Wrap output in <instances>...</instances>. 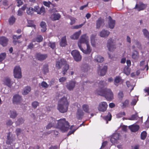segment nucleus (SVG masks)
<instances>
[{
	"instance_id": "obj_3",
	"label": "nucleus",
	"mask_w": 149,
	"mask_h": 149,
	"mask_svg": "<svg viewBox=\"0 0 149 149\" xmlns=\"http://www.w3.org/2000/svg\"><path fill=\"white\" fill-rule=\"evenodd\" d=\"M99 95L104 96L107 100L110 101L113 99V94L111 90L107 88L104 89H100L97 92Z\"/></svg>"
},
{
	"instance_id": "obj_51",
	"label": "nucleus",
	"mask_w": 149,
	"mask_h": 149,
	"mask_svg": "<svg viewBox=\"0 0 149 149\" xmlns=\"http://www.w3.org/2000/svg\"><path fill=\"white\" fill-rule=\"evenodd\" d=\"M32 107L34 109L36 108L39 105V103L36 101H34L32 103Z\"/></svg>"
},
{
	"instance_id": "obj_12",
	"label": "nucleus",
	"mask_w": 149,
	"mask_h": 149,
	"mask_svg": "<svg viewBox=\"0 0 149 149\" xmlns=\"http://www.w3.org/2000/svg\"><path fill=\"white\" fill-rule=\"evenodd\" d=\"M22 97L18 94L14 95L13 98V102L15 104H20L22 102Z\"/></svg>"
},
{
	"instance_id": "obj_42",
	"label": "nucleus",
	"mask_w": 149,
	"mask_h": 149,
	"mask_svg": "<svg viewBox=\"0 0 149 149\" xmlns=\"http://www.w3.org/2000/svg\"><path fill=\"white\" fill-rule=\"evenodd\" d=\"M143 32L145 36L148 39H149V32L146 29H144L143 30Z\"/></svg>"
},
{
	"instance_id": "obj_59",
	"label": "nucleus",
	"mask_w": 149,
	"mask_h": 149,
	"mask_svg": "<svg viewBox=\"0 0 149 149\" xmlns=\"http://www.w3.org/2000/svg\"><path fill=\"white\" fill-rule=\"evenodd\" d=\"M118 97L120 99H121L123 97V94L122 91H120L118 93Z\"/></svg>"
},
{
	"instance_id": "obj_58",
	"label": "nucleus",
	"mask_w": 149,
	"mask_h": 149,
	"mask_svg": "<svg viewBox=\"0 0 149 149\" xmlns=\"http://www.w3.org/2000/svg\"><path fill=\"white\" fill-rule=\"evenodd\" d=\"M51 3L50 1H49L48 2L44 1L43 2V4L45 5V6L48 7H49L50 6V4H51Z\"/></svg>"
},
{
	"instance_id": "obj_34",
	"label": "nucleus",
	"mask_w": 149,
	"mask_h": 149,
	"mask_svg": "<svg viewBox=\"0 0 149 149\" xmlns=\"http://www.w3.org/2000/svg\"><path fill=\"white\" fill-rule=\"evenodd\" d=\"M126 84L127 87L131 91L134 88L135 85V84L131 85L130 82L129 81H127Z\"/></svg>"
},
{
	"instance_id": "obj_32",
	"label": "nucleus",
	"mask_w": 149,
	"mask_h": 149,
	"mask_svg": "<svg viewBox=\"0 0 149 149\" xmlns=\"http://www.w3.org/2000/svg\"><path fill=\"white\" fill-rule=\"evenodd\" d=\"M95 60L98 62H102L104 60V58L100 55L96 56L95 57Z\"/></svg>"
},
{
	"instance_id": "obj_64",
	"label": "nucleus",
	"mask_w": 149,
	"mask_h": 149,
	"mask_svg": "<svg viewBox=\"0 0 149 149\" xmlns=\"http://www.w3.org/2000/svg\"><path fill=\"white\" fill-rule=\"evenodd\" d=\"M66 80L65 77H62L59 79V81L60 82H63L65 81Z\"/></svg>"
},
{
	"instance_id": "obj_49",
	"label": "nucleus",
	"mask_w": 149,
	"mask_h": 149,
	"mask_svg": "<svg viewBox=\"0 0 149 149\" xmlns=\"http://www.w3.org/2000/svg\"><path fill=\"white\" fill-rule=\"evenodd\" d=\"M41 86L44 88H47L49 86V85L44 81H43L41 84Z\"/></svg>"
},
{
	"instance_id": "obj_40",
	"label": "nucleus",
	"mask_w": 149,
	"mask_h": 149,
	"mask_svg": "<svg viewBox=\"0 0 149 149\" xmlns=\"http://www.w3.org/2000/svg\"><path fill=\"white\" fill-rule=\"evenodd\" d=\"M15 18L13 16H12L9 19V24L13 25L15 22Z\"/></svg>"
},
{
	"instance_id": "obj_61",
	"label": "nucleus",
	"mask_w": 149,
	"mask_h": 149,
	"mask_svg": "<svg viewBox=\"0 0 149 149\" xmlns=\"http://www.w3.org/2000/svg\"><path fill=\"white\" fill-rule=\"evenodd\" d=\"M84 24H82L79 25H76L73 27V29H78L81 28L84 25Z\"/></svg>"
},
{
	"instance_id": "obj_41",
	"label": "nucleus",
	"mask_w": 149,
	"mask_h": 149,
	"mask_svg": "<svg viewBox=\"0 0 149 149\" xmlns=\"http://www.w3.org/2000/svg\"><path fill=\"white\" fill-rule=\"evenodd\" d=\"M23 130L19 128H17L15 130V133L17 136L20 135L21 134H22Z\"/></svg>"
},
{
	"instance_id": "obj_11",
	"label": "nucleus",
	"mask_w": 149,
	"mask_h": 149,
	"mask_svg": "<svg viewBox=\"0 0 149 149\" xmlns=\"http://www.w3.org/2000/svg\"><path fill=\"white\" fill-rule=\"evenodd\" d=\"M107 107L108 105L107 103L103 102L100 103L97 107V109L99 111L104 112L106 110Z\"/></svg>"
},
{
	"instance_id": "obj_28",
	"label": "nucleus",
	"mask_w": 149,
	"mask_h": 149,
	"mask_svg": "<svg viewBox=\"0 0 149 149\" xmlns=\"http://www.w3.org/2000/svg\"><path fill=\"white\" fill-rule=\"evenodd\" d=\"M8 114L10 117L12 118H16L18 114L17 112L14 110L10 111Z\"/></svg>"
},
{
	"instance_id": "obj_50",
	"label": "nucleus",
	"mask_w": 149,
	"mask_h": 149,
	"mask_svg": "<svg viewBox=\"0 0 149 149\" xmlns=\"http://www.w3.org/2000/svg\"><path fill=\"white\" fill-rule=\"evenodd\" d=\"M28 24L27 25V26L33 27L34 29H36V25L33 24V22L31 21H28Z\"/></svg>"
},
{
	"instance_id": "obj_57",
	"label": "nucleus",
	"mask_w": 149,
	"mask_h": 149,
	"mask_svg": "<svg viewBox=\"0 0 149 149\" xmlns=\"http://www.w3.org/2000/svg\"><path fill=\"white\" fill-rule=\"evenodd\" d=\"M24 120L22 118H19L17 120V122H18L19 125L23 123L24 122Z\"/></svg>"
},
{
	"instance_id": "obj_22",
	"label": "nucleus",
	"mask_w": 149,
	"mask_h": 149,
	"mask_svg": "<svg viewBox=\"0 0 149 149\" xmlns=\"http://www.w3.org/2000/svg\"><path fill=\"white\" fill-rule=\"evenodd\" d=\"M36 57L38 60L42 61L46 59L47 57V56L46 54H42L40 53H38L36 54Z\"/></svg>"
},
{
	"instance_id": "obj_46",
	"label": "nucleus",
	"mask_w": 149,
	"mask_h": 149,
	"mask_svg": "<svg viewBox=\"0 0 149 149\" xmlns=\"http://www.w3.org/2000/svg\"><path fill=\"white\" fill-rule=\"evenodd\" d=\"M6 54L5 53H2L0 54V62L2 61L6 58Z\"/></svg>"
},
{
	"instance_id": "obj_15",
	"label": "nucleus",
	"mask_w": 149,
	"mask_h": 149,
	"mask_svg": "<svg viewBox=\"0 0 149 149\" xmlns=\"http://www.w3.org/2000/svg\"><path fill=\"white\" fill-rule=\"evenodd\" d=\"M108 19V25L109 28L110 29H113L115 24V21L110 16H109Z\"/></svg>"
},
{
	"instance_id": "obj_23",
	"label": "nucleus",
	"mask_w": 149,
	"mask_h": 149,
	"mask_svg": "<svg viewBox=\"0 0 149 149\" xmlns=\"http://www.w3.org/2000/svg\"><path fill=\"white\" fill-rule=\"evenodd\" d=\"M61 17V15L59 13H54L51 15L50 18L53 21H55L58 20Z\"/></svg>"
},
{
	"instance_id": "obj_38",
	"label": "nucleus",
	"mask_w": 149,
	"mask_h": 149,
	"mask_svg": "<svg viewBox=\"0 0 149 149\" xmlns=\"http://www.w3.org/2000/svg\"><path fill=\"white\" fill-rule=\"evenodd\" d=\"M34 12H35V10H34V8H33L30 7L27 8L26 13L30 15H32L33 13Z\"/></svg>"
},
{
	"instance_id": "obj_48",
	"label": "nucleus",
	"mask_w": 149,
	"mask_h": 149,
	"mask_svg": "<svg viewBox=\"0 0 149 149\" xmlns=\"http://www.w3.org/2000/svg\"><path fill=\"white\" fill-rule=\"evenodd\" d=\"M104 119L106 120L110 121L111 119V115L110 113H108V115L104 118Z\"/></svg>"
},
{
	"instance_id": "obj_1",
	"label": "nucleus",
	"mask_w": 149,
	"mask_h": 149,
	"mask_svg": "<svg viewBox=\"0 0 149 149\" xmlns=\"http://www.w3.org/2000/svg\"><path fill=\"white\" fill-rule=\"evenodd\" d=\"M70 127L68 122L65 118L61 119L58 120L52 119V121L49 123L46 127L47 129H49L52 127H56L59 129L63 132L68 131Z\"/></svg>"
},
{
	"instance_id": "obj_43",
	"label": "nucleus",
	"mask_w": 149,
	"mask_h": 149,
	"mask_svg": "<svg viewBox=\"0 0 149 149\" xmlns=\"http://www.w3.org/2000/svg\"><path fill=\"white\" fill-rule=\"evenodd\" d=\"M107 83L104 81H101L99 83L98 85L100 88H102L107 85Z\"/></svg>"
},
{
	"instance_id": "obj_62",
	"label": "nucleus",
	"mask_w": 149,
	"mask_h": 149,
	"mask_svg": "<svg viewBox=\"0 0 149 149\" xmlns=\"http://www.w3.org/2000/svg\"><path fill=\"white\" fill-rule=\"evenodd\" d=\"M129 103V101L128 100H126L123 103V107H125L127 106Z\"/></svg>"
},
{
	"instance_id": "obj_30",
	"label": "nucleus",
	"mask_w": 149,
	"mask_h": 149,
	"mask_svg": "<svg viewBox=\"0 0 149 149\" xmlns=\"http://www.w3.org/2000/svg\"><path fill=\"white\" fill-rule=\"evenodd\" d=\"M60 45L62 47H65L67 45L66 39L65 36H64L62 38L60 43Z\"/></svg>"
},
{
	"instance_id": "obj_18",
	"label": "nucleus",
	"mask_w": 149,
	"mask_h": 149,
	"mask_svg": "<svg viewBox=\"0 0 149 149\" xmlns=\"http://www.w3.org/2000/svg\"><path fill=\"white\" fill-rule=\"evenodd\" d=\"M34 10L39 14L43 15L45 13V9L43 7H42L40 8L38 6H36L34 7Z\"/></svg>"
},
{
	"instance_id": "obj_60",
	"label": "nucleus",
	"mask_w": 149,
	"mask_h": 149,
	"mask_svg": "<svg viewBox=\"0 0 149 149\" xmlns=\"http://www.w3.org/2000/svg\"><path fill=\"white\" fill-rule=\"evenodd\" d=\"M137 118L136 115H133L131 116V117L129 119L131 120H134L137 119Z\"/></svg>"
},
{
	"instance_id": "obj_6",
	"label": "nucleus",
	"mask_w": 149,
	"mask_h": 149,
	"mask_svg": "<svg viewBox=\"0 0 149 149\" xmlns=\"http://www.w3.org/2000/svg\"><path fill=\"white\" fill-rule=\"evenodd\" d=\"M71 54L73 56L74 60L77 61H79L81 60V56L79 51L77 50L72 51Z\"/></svg>"
},
{
	"instance_id": "obj_2",
	"label": "nucleus",
	"mask_w": 149,
	"mask_h": 149,
	"mask_svg": "<svg viewBox=\"0 0 149 149\" xmlns=\"http://www.w3.org/2000/svg\"><path fill=\"white\" fill-rule=\"evenodd\" d=\"M68 106L69 103L66 98L63 97L58 101L57 109L60 112L64 113L67 111Z\"/></svg>"
},
{
	"instance_id": "obj_10",
	"label": "nucleus",
	"mask_w": 149,
	"mask_h": 149,
	"mask_svg": "<svg viewBox=\"0 0 149 149\" xmlns=\"http://www.w3.org/2000/svg\"><path fill=\"white\" fill-rule=\"evenodd\" d=\"M120 138L121 136L119 133L114 134L112 136L110 141L113 144L117 143Z\"/></svg>"
},
{
	"instance_id": "obj_37",
	"label": "nucleus",
	"mask_w": 149,
	"mask_h": 149,
	"mask_svg": "<svg viewBox=\"0 0 149 149\" xmlns=\"http://www.w3.org/2000/svg\"><path fill=\"white\" fill-rule=\"evenodd\" d=\"M82 109L83 110L86 112L89 113V106L86 104H84L82 106Z\"/></svg>"
},
{
	"instance_id": "obj_21",
	"label": "nucleus",
	"mask_w": 149,
	"mask_h": 149,
	"mask_svg": "<svg viewBox=\"0 0 149 149\" xmlns=\"http://www.w3.org/2000/svg\"><path fill=\"white\" fill-rule=\"evenodd\" d=\"M22 35H20L17 36L16 35H13V43L15 45H16L17 43H19L21 42V41L19 40V39L22 37Z\"/></svg>"
},
{
	"instance_id": "obj_9",
	"label": "nucleus",
	"mask_w": 149,
	"mask_h": 149,
	"mask_svg": "<svg viewBox=\"0 0 149 149\" xmlns=\"http://www.w3.org/2000/svg\"><path fill=\"white\" fill-rule=\"evenodd\" d=\"M147 7V4L143 3L142 2H140L136 4L134 9H136L139 11L144 10Z\"/></svg>"
},
{
	"instance_id": "obj_7",
	"label": "nucleus",
	"mask_w": 149,
	"mask_h": 149,
	"mask_svg": "<svg viewBox=\"0 0 149 149\" xmlns=\"http://www.w3.org/2000/svg\"><path fill=\"white\" fill-rule=\"evenodd\" d=\"M13 72L15 78L19 79L22 77L21 69L19 66H16Z\"/></svg>"
},
{
	"instance_id": "obj_13",
	"label": "nucleus",
	"mask_w": 149,
	"mask_h": 149,
	"mask_svg": "<svg viewBox=\"0 0 149 149\" xmlns=\"http://www.w3.org/2000/svg\"><path fill=\"white\" fill-rule=\"evenodd\" d=\"M104 20L101 17L99 18L96 21V28L99 29L102 28L105 25Z\"/></svg>"
},
{
	"instance_id": "obj_53",
	"label": "nucleus",
	"mask_w": 149,
	"mask_h": 149,
	"mask_svg": "<svg viewBox=\"0 0 149 149\" xmlns=\"http://www.w3.org/2000/svg\"><path fill=\"white\" fill-rule=\"evenodd\" d=\"M135 44L136 45L137 47L140 49H141L142 47L140 43L137 41H135L134 42Z\"/></svg>"
},
{
	"instance_id": "obj_44",
	"label": "nucleus",
	"mask_w": 149,
	"mask_h": 149,
	"mask_svg": "<svg viewBox=\"0 0 149 149\" xmlns=\"http://www.w3.org/2000/svg\"><path fill=\"white\" fill-rule=\"evenodd\" d=\"M147 136V133L145 131H143L141 134V139L142 140L145 139Z\"/></svg>"
},
{
	"instance_id": "obj_56",
	"label": "nucleus",
	"mask_w": 149,
	"mask_h": 149,
	"mask_svg": "<svg viewBox=\"0 0 149 149\" xmlns=\"http://www.w3.org/2000/svg\"><path fill=\"white\" fill-rule=\"evenodd\" d=\"M13 123V122L10 120H7L6 122V125L8 126H11L12 125Z\"/></svg>"
},
{
	"instance_id": "obj_8",
	"label": "nucleus",
	"mask_w": 149,
	"mask_h": 149,
	"mask_svg": "<svg viewBox=\"0 0 149 149\" xmlns=\"http://www.w3.org/2000/svg\"><path fill=\"white\" fill-rule=\"evenodd\" d=\"M76 81L74 80H70L66 83V87L69 91H72L74 88L76 84Z\"/></svg>"
},
{
	"instance_id": "obj_4",
	"label": "nucleus",
	"mask_w": 149,
	"mask_h": 149,
	"mask_svg": "<svg viewBox=\"0 0 149 149\" xmlns=\"http://www.w3.org/2000/svg\"><path fill=\"white\" fill-rule=\"evenodd\" d=\"M107 47L109 51L112 52L116 48V41L113 39L110 38L107 42Z\"/></svg>"
},
{
	"instance_id": "obj_25",
	"label": "nucleus",
	"mask_w": 149,
	"mask_h": 149,
	"mask_svg": "<svg viewBox=\"0 0 149 149\" xmlns=\"http://www.w3.org/2000/svg\"><path fill=\"white\" fill-rule=\"evenodd\" d=\"M129 127L132 132H134L137 131L139 128V125H133L130 126Z\"/></svg>"
},
{
	"instance_id": "obj_16",
	"label": "nucleus",
	"mask_w": 149,
	"mask_h": 149,
	"mask_svg": "<svg viewBox=\"0 0 149 149\" xmlns=\"http://www.w3.org/2000/svg\"><path fill=\"white\" fill-rule=\"evenodd\" d=\"M110 33V32L109 31L103 29L100 32L99 36L102 38H106L109 36Z\"/></svg>"
},
{
	"instance_id": "obj_31",
	"label": "nucleus",
	"mask_w": 149,
	"mask_h": 149,
	"mask_svg": "<svg viewBox=\"0 0 149 149\" xmlns=\"http://www.w3.org/2000/svg\"><path fill=\"white\" fill-rule=\"evenodd\" d=\"M40 26L42 28L41 31L43 32H45L46 31V24L45 22L43 21H42L40 24Z\"/></svg>"
},
{
	"instance_id": "obj_29",
	"label": "nucleus",
	"mask_w": 149,
	"mask_h": 149,
	"mask_svg": "<svg viewBox=\"0 0 149 149\" xmlns=\"http://www.w3.org/2000/svg\"><path fill=\"white\" fill-rule=\"evenodd\" d=\"M69 65L68 64H67V62L65 63V64L64 65L62 66V73L64 75L67 72V70L69 69Z\"/></svg>"
},
{
	"instance_id": "obj_26",
	"label": "nucleus",
	"mask_w": 149,
	"mask_h": 149,
	"mask_svg": "<svg viewBox=\"0 0 149 149\" xmlns=\"http://www.w3.org/2000/svg\"><path fill=\"white\" fill-rule=\"evenodd\" d=\"M14 140V138L12 136H10V133H8L7 136V140L6 142L7 144H10Z\"/></svg>"
},
{
	"instance_id": "obj_24",
	"label": "nucleus",
	"mask_w": 149,
	"mask_h": 149,
	"mask_svg": "<svg viewBox=\"0 0 149 149\" xmlns=\"http://www.w3.org/2000/svg\"><path fill=\"white\" fill-rule=\"evenodd\" d=\"M107 69V66H104L103 68L99 70V74L101 76H104L106 74Z\"/></svg>"
},
{
	"instance_id": "obj_5",
	"label": "nucleus",
	"mask_w": 149,
	"mask_h": 149,
	"mask_svg": "<svg viewBox=\"0 0 149 149\" xmlns=\"http://www.w3.org/2000/svg\"><path fill=\"white\" fill-rule=\"evenodd\" d=\"M89 38L86 34H84L81 36L79 40L77 42V45L78 47H81L82 46V44L85 43L86 45L89 44Z\"/></svg>"
},
{
	"instance_id": "obj_14",
	"label": "nucleus",
	"mask_w": 149,
	"mask_h": 149,
	"mask_svg": "<svg viewBox=\"0 0 149 149\" xmlns=\"http://www.w3.org/2000/svg\"><path fill=\"white\" fill-rule=\"evenodd\" d=\"M3 82L4 85L10 88H12V85L14 83V82L11 80V79L8 77H6L4 78L3 80Z\"/></svg>"
},
{
	"instance_id": "obj_36",
	"label": "nucleus",
	"mask_w": 149,
	"mask_h": 149,
	"mask_svg": "<svg viewBox=\"0 0 149 149\" xmlns=\"http://www.w3.org/2000/svg\"><path fill=\"white\" fill-rule=\"evenodd\" d=\"M132 58L134 59H137L139 58V54L138 52L136 50L133 51L132 56Z\"/></svg>"
},
{
	"instance_id": "obj_17",
	"label": "nucleus",
	"mask_w": 149,
	"mask_h": 149,
	"mask_svg": "<svg viewBox=\"0 0 149 149\" xmlns=\"http://www.w3.org/2000/svg\"><path fill=\"white\" fill-rule=\"evenodd\" d=\"M86 45L87 48L86 49H83L82 46H81V47H79L83 53L86 54H89L91 51V49L89 44Z\"/></svg>"
},
{
	"instance_id": "obj_47",
	"label": "nucleus",
	"mask_w": 149,
	"mask_h": 149,
	"mask_svg": "<svg viewBox=\"0 0 149 149\" xmlns=\"http://www.w3.org/2000/svg\"><path fill=\"white\" fill-rule=\"evenodd\" d=\"M43 71L44 74H46L49 72L48 66L47 65H45L43 66Z\"/></svg>"
},
{
	"instance_id": "obj_55",
	"label": "nucleus",
	"mask_w": 149,
	"mask_h": 149,
	"mask_svg": "<svg viewBox=\"0 0 149 149\" xmlns=\"http://www.w3.org/2000/svg\"><path fill=\"white\" fill-rule=\"evenodd\" d=\"M124 72L127 75H128L130 74V71L128 68H125Z\"/></svg>"
},
{
	"instance_id": "obj_19",
	"label": "nucleus",
	"mask_w": 149,
	"mask_h": 149,
	"mask_svg": "<svg viewBox=\"0 0 149 149\" xmlns=\"http://www.w3.org/2000/svg\"><path fill=\"white\" fill-rule=\"evenodd\" d=\"M66 61L64 59H61L60 61H57L56 64V68L58 69H60L61 67L65 64Z\"/></svg>"
},
{
	"instance_id": "obj_54",
	"label": "nucleus",
	"mask_w": 149,
	"mask_h": 149,
	"mask_svg": "<svg viewBox=\"0 0 149 149\" xmlns=\"http://www.w3.org/2000/svg\"><path fill=\"white\" fill-rule=\"evenodd\" d=\"M42 39L43 38L42 36L40 35L37 37L36 40L37 42H40L42 41Z\"/></svg>"
},
{
	"instance_id": "obj_45",
	"label": "nucleus",
	"mask_w": 149,
	"mask_h": 149,
	"mask_svg": "<svg viewBox=\"0 0 149 149\" xmlns=\"http://www.w3.org/2000/svg\"><path fill=\"white\" fill-rule=\"evenodd\" d=\"M48 45L52 49H54L56 46L55 43V42H49L48 44Z\"/></svg>"
},
{
	"instance_id": "obj_39",
	"label": "nucleus",
	"mask_w": 149,
	"mask_h": 149,
	"mask_svg": "<svg viewBox=\"0 0 149 149\" xmlns=\"http://www.w3.org/2000/svg\"><path fill=\"white\" fill-rule=\"evenodd\" d=\"M91 42L92 45L93 47H95L96 42L95 36L93 35H92L91 37Z\"/></svg>"
},
{
	"instance_id": "obj_52",
	"label": "nucleus",
	"mask_w": 149,
	"mask_h": 149,
	"mask_svg": "<svg viewBox=\"0 0 149 149\" xmlns=\"http://www.w3.org/2000/svg\"><path fill=\"white\" fill-rule=\"evenodd\" d=\"M121 81L120 78L119 77H116L114 80V84H116L115 83L118 84Z\"/></svg>"
},
{
	"instance_id": "obj_20",
	"label": "nucleus",
	"mask_w": 149,
	"mask_h": 149,
	"mask_svg": "<svg viewBox=\"0 0 149 149\" xmlns=\"http://www.w3.org/2000/svg\"><path fill=\"white\" fill-rule=\"evenodd\" d=\"M8 41V39L4 36L0 37V44L3 46H6Z\"/></svg>"
},
{
	"instance_id": "obj_33",
	"label": "nucleus",
	"mask_w": 149,
	"mask_h": 149,
	"mask_svg": "<svg viewBox=\"0 0 149 149\" xmlns=\"http://www.w3.org/2000/svg\"><path fill=\"white\" fill-rule=\"evenodd\" d=\"M31 88L29 86L25 87L24 89L22 94L24 95H27L31 91Z\"/></svg>"
},
{
	"instance_id": "obj_35",
	"label": "nucleus",
	"mask_w": 149,
	"mask_h": 149,
	"mask_svg": "<svg viewBox=\"0 0 149 149\" xmlns=\"http://www.w3.org/2000/svg\"><path fill=\"white\" fill-rule=\"evenodd\" d=\"M84 114V113L82 110L80 109H78L77 113V117L79 119Z\"/></svg>"
},
{
	"instance_id": "obj_27",
	"label": "nucleus",
	"mask_w": 149,
	"mask_h": 149,
	"mask_svg": "<svg viewBox=\"0 0 149 149\" xmlns=\"http://www.w3.org/2000/svg\"><path fill=\"white\" fill-rule=\"evenodd\" d=\"M81 33V31L80 30L74 33V34L71 36V38L73 40H77L78 38Z\"/></svg>"
},
{
	"instance_id": "obj_63",
	"label": "nucleus",
	"mask_w": 149,
	"mask_h": 149,
	"mask_svg": "<svg viewBox=\"0 0 149 149\" xmlns=\"http://www.w3.org/2000/svg\"><path fill=\"white\" fill-rule=\"evenodd\" d=\"M17 6L18 7L20 6L23 4V2L21 0H17Z\"/></svg>"
}]
</instances>
